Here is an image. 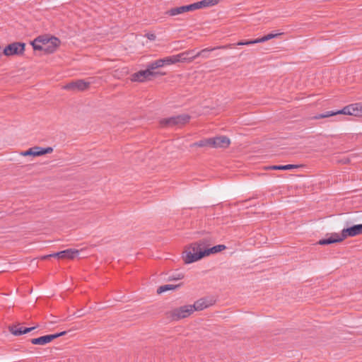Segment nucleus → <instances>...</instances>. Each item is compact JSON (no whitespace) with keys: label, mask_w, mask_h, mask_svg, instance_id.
Instances as JSON below:
<instances>
[{"label":"nucleus","mask_w":362,"mask_h":362,"mask_svg":"<svg viewBox=\"0 0 362 362\" xmlns=\"http://www.w3.org/2000/svg\"><path fill=\"white\" fill-rule=\"evenodd\" d=\"M57 257L59 259H62V255H61V251L60 252H56V253H53V254H50V255H45L44 257H42V259H46L49 257Z\"/></svg>","instance_id":"nucleus-29"},{"label":"nucleus","mask_w":362,"mask_h":362,"mask_svg":"<svg viewBox=\"0 0 362 362\" xmlns=\"http://www.w3.org/2000/svg\"><path fill=\"white\" fill-rule=\"evenodd\" d=\"M362 234V224L354 225L351 227L344 228L341 234L334 233L329 238H322L317 242L321 245L341 243L348 237H354Z\"/></svg>","instance_id":"nucleus-1"},{"label":"nucleus","mask_w":362,"mask_h":362,"mask_svg":"<svg viewBox=\"0 0 362 362\" xmlns=\"http://www.w3.org/2000/svg\"><path fill=\"white\" fill-rule=\"evenodd\" d=\"M177 56L180 62H192L197 57L194 49L182 52L178 54Z\"/></svg>","instance_id":"nucleus-17"},{"label":"nucleus","mask_w":362,"mask_h":362,"mask_svg":"<svg viewBox=\"0 0 362 362\" xmlns=\"http://www.w3.org/2000/svg\"><path fill=\"white\" fill-rule=\"evenodd\" d=\"M37 327H38V325L31 327H24L23 328L24 334L35 329Z\"/></svg>","instance_id":"nucleus-31"},{"label":"nucleus","mask_w":362,"mask_h":362,"mask_svg":"<svg viewBox=\"0 0 362 362\" xmlns=\"http://www.w3.org/2000/svg\"><path fill=\"white\" fill-rule=\"evenodd\" d=\"M182 285V283L177 284V285H172V284H165L163 286H160L157 289V293L158 294H160L162 293H164L168 291L175 290L179 287H180Z\"/></svg>","instance_id":"nucleus-24"},{"label":"nucleus","mask_w":362,"mask_h":362,"mask_svg":"<svg viewBox=\"0 0 362 362\" xmlns=\"http://www.w3.org/2000/svg\"><path fill=\"white\" fill-rule=\"evenodd\" d=\"M53 152L52 147L42 148L40 146H34L28 148L27 151H22L21 155L23 156H32L34 157L40 156L45 154L51 153Z\"/></svg>","instance_id":"nucleus-10"},{"label":"nucleus","mask_w":362,"mask_h":362,"mask_svg":"<svg viewBox=\"0 0 362 362\" xmlns=\"http://www.w3.org/2000/svg\"><path fill=\"white\" fill-rule=\"evenodd\" d=\"M77 317H81L83 314L80 310L76 312Z\"/></svg>","instance_id":"nucleus-33"},{"label":"nucleus","mask_w":362,"mask_h":362,"mask_svg":"<svg viewBox=\"0 0 362 362\" xmlns=\"http://www.w3.org/2000/svg\"><path fill=\"white\" fill-rule=\"evenodd\" d=\"M51 37H49L47 35H40L31 42V45L34 50H41L42 49V47L49 43Z\"/></svg>","instance_id":"nucleus-15"},{"label":"nucleus","mask_w":362,"mask_h":362,"mask_svg":"<svg viewBox=\"0 0 362 362\" xmlns=\"http://www.w3.org/2000/svg\"><path fill=\"white\" fill-rule=\"evenodd\" d=\"M67 333L66 331H63V332H58V333H56V334H51V337H53V340L59 337H62V336H64Z\"/></svg>","instance_id":"nucleus-30"},{"label":"nucleus","mask_w":362,"mask_h":362,"mask_svg":"<svg viewBox=\"0 0 362 362\" xmlns=\"http://www.w3.org/2000/svg\"><path fill=\"white\" fill-rule=\"evenodd\" d=\"M78 254V250L71 248L61 251L62 259H74Z\"/></svg>","instance_id":"nucleus-21"},{"label":"nucleus","mask_w":362,"mask_h":362,"mask_svg":"<svg viewBox=\"0 0 362 362\" xmlns=\"http://www.w3.org/2000/svg\"><path fill=\"white\" fill-rule=\"evenodd\" d=\"M298 165H293V164H288V165H271L268 167V169L270 170H292L295 168H298Z\"/></svg>","instance_id":"nucleus-23"},{"label":"nucleus","mask_w":362,"mask_h":362,"mask_svg":"<svg viewBox=\"0 0 362 362\" xmlns=\"http://www.w3.org/2000/svg\"><path fill=\"white\" fill-rule=\"evenodd\" d=\"M212 305L211 303H208L205 298H201L194 302L193 305H191L193 312L195 310H202L209 305Z\"/></svg>","instance_id":"nucleus-18"},{"label":"nucleus","mask_w":362,"mask_h":362,"mask_svg":"<svg viewBox=\"0 0 362 362\" xmlns=\"http://www.w3.org/2000/svg\"><path fill=\"white\" fill-rule=\"evenodd\" d=\"M193 313L191 305H185L171 310L167 313V315L171 320L178 321L190 316Z\"/></svg>","instance_id":"nucleus-4"},{"label":"nucleus","mask_w":362,"mask_h":362,"mask_svg":"<svg viewBox=\"0 0 362 362\" xmlns=\"http://www.w3.org/2000/svg\"><path fill=\"white\" fill-rule=\"evenodd\" d=\"M163 66H164V64L162 59L156 60L147 64V67H148L151 71H155V69Z\"/></svg>","instance_id":"nucleus-26"},{"label":"nucleus","mask_w":362,"mask_h":362,"mask_svg":"<svg viewBox=\"0 0 362 362\" xmlns=\"http://www.w3.org/2000/svg\"><path fill=\"white\" fill-rule=\"evenodd\" d=\"M280 35H281V33H269L262 37L257 38L255 40L239 41L238 42H237L236 45H251L257 43L264 42L271 39H273L275 37Z\"/></svg>","instance_id":"nucleus-12"},{"label":"nucleus","mask_w":362,"mask_h":362,"mask_svg":"<svg viewBox=\"0 0 362 362\" xmlns=\"http://www.w3.org/2000/svg\"><path fill=\"white\" fill-rule=\"evenodd\" d=\"M213 242L214 240L211 237H206L189 245L184 252L183 259L185 263L187 264V259L190 255L194 256V254H197L199 251H202L204 247L209 248V247Z\"/></svg>","instance_id":"nucleus-3"},{"label":"nucleus","mask_w":362,"mask_h":362,"mask_svg":"<svg viewBox=\"0 0 362 362\" xmlns=\"http://www.w3.org/2000/svg\"><path fill=\"white\" fill-rule=\"evenodd\" d=\"M4 54H3V49H1V47H0V57Z\"/></svg>","instance_id":"nucleus-35"},{"label":"nucleus","mask_w":362,"mask_h":362,"mask_svg":"<svg viewBox=\"0 0 362 362\" xmlns=\"http://www.w3.org/2000/svg\"><path fill=\"white\" fill-rule=\"evenodd\" d=\"M349 162V158H346L343 160V163H348Z\"/></svg>","instance_id":"nucleus-34"},{"label":"nucleus","mask_w":362,"mask_h":362,"mask_svg":"<svg viewBox=\"0 0 362 362\" xmlns=\"http://www.w3.org/2000/svg\"><path fill=\"white\" fill-rule=\"evenodd\" d=\"M236 45V44H228L224 46L217 47H213V48H205L204 49H202L199 52H197V56L202 57L203 58H208L209 57V53L215 50L216 49H228V48H233L234 46Z\"/></svg>","instance_id":"nucleus-16"},{"label":"nucleus","mask_w":362,"mask_h":362,"mask_svg":"<svg viewBox=\"0 0 362 362\" xmlns=\"http://www.w3.org/2000/svg\"><path fill=\"white\" fill-rule=\"evenodd\" d=\"M90 84V81H86L83 79H78L66 84L63 86V89L72 91H84L89 88Z\"/></svg>","instance_id":"nucleus-9"},{"label":"nucleus","mask_w":362,"mask_h":362,"mask_svg":"<svg viewBox=\"0 0 362 362\" xmlns=\"http://www.w3.org/2000/svg\"><path fill=\"white\" fill-rule=\"evenodd\" d=\"M226 248V246L224 245H218L209 248L204 247V249L202 250V251H199L197 254H194L195 255L192 256L190 255V256H189L187 259V264H191L198 260H200L201 259L207 257L211 254H216L219 252H221Z\"/></svg>","instance_id":"nucleus-5"},{"label":"nucleus","mask_w":362,"mask_h":362,"mask_svg":"<svg viewBox=\"0 0 362 362\" xmlns=\"http://www.w3.org/2000/svg\"><path fill=\"white\" fill-rule=\"evenodd\" d=\"M53 337L51 334L44 335L37 338H33L30 342L35 345H45L53 341Z\"/></svg>","instance_id":"nucleus-19"},{"label":"nucleus","mask_w":362,"mask_h":362,"mask_svg":"<svg viewBox=\"0 0 362 362\" xmlns=\"http://www.w3.org/2000/svg\"><path fill=\"white\" fill-rule=\"evenodd\" d=\"M338 114L353 115L356 117L362 116V105L361 103H354L345 106L343 109L334 111H327L324 114H319L313 117L314 119H319L322 118L329 117Z\"/></svg>","instance_id":"nucleus-2"},{"label":"nucleus","mask_w":362,"mask_h":362,"mask_svg":"<svg viewBox=\"0 0 362 362\" xmlns=\"http://www.w3.org/2000/svg\"><path fill=\"white\" fill-rule=\"evenodd\" d=\"M23 328L24 327H21V323L8 326L9 332L14 336H20L24 334Z\"/></svg>","instance_id":"nucleus-22"},{"label":"nucleus","mask_w":362,"mask_h":362,"mask_svg":"<svg viewBox=\"0 0 362 362\" xmlns=\"http://www.w3.org/2000/svg\"><path fill=\"white\" fill-rule=\"evenodd\" d=\"M197 10L195 4L193 3L192 4L182 6L180 7H175L168 10L165 14L169 16H174L185 12H189Z\"/></svg>","instance_id":"nucleus-11"},{"label":"nucleus","mask_w":362,"mask_h":362,"mask_svg":"<svg viewBox=\"0 0 362 362\" xmlns=\"http://www.w3.org/2000/svg\"><path fill=\"white\" fill-rule=\"evenodd\" d=\"M190 119V116L187 114L179 115L168 118H164L160 121V124L163 127H171L175 126H182Z\"/></svg>","instance_id":"nucleus-6"},{"label":"nucleus","mask_w":362,"mask_h":362,"mask_svg":"<svg viewBox=\"0 0 362 362\" xmlns=\"http://www.w3.org/2000/svg\"><path fill=\"white\" fill-rule=\"evenodd\" d=\"M146 37L150 40H155L156 37V35L153 33H147Z\"/></svg>","instance_id":"nucleus-32"},{"label":"nucleus","mask_w":362,"mask_h":362,"mask_svg":"<svg viewBox=\"0 0 362 362\" xmlns=\"http://www.w3.org/2000/svg\"><path fill=\"white\" fill-rule=\"evenodd\" d=\"M25 44L24 42H15L5 47L3 54L10 57L13 55H23L25 51Z\"/></svg>","instance_id":"nucleus-8"},{"label":"nucleus","mask_w":362,"mask_h":362,"mask_svg":"<svg viewBox=\"0 0 362 362\" xmlns=\"http://www.w3.org/2000/svg\"><path fill=\"white\" fill-rule=\"evenodd\" d=\"M219 0H202L200 1L195 2V6L197 9H200L202 8L211 7L218 4Z\"/></svg>","instance_id":"nucleus-20"},{"label":"nucleus","mask_w":362,"mask_h":362,"mask_svg":"<svg viewBox=\"0 0 362 362\" xmlns=\"http://www.w3.org/2000/svg\"><path fill=\"white\" fill-rule=\"evenodd\" d=\"M183 278H184V274H183L177 273V274H175L169 276L168 278V281H177V280L182 279Z\"/></svg>","instance_id":"nucleus-28"},{"label":"nucleus","mask_w":362,"mask_h":362,"mask_svg":"<svg viewBox=\"0 0 362 362\" xmlns=\"http://www.w3.org/2000/svg\"><path fill=\"white\" fill-rule=\"evenodd\" d=\"M60 44V40L54 36L51 37V40L47 45H43L40 51H43L46 54H52L54 52Z\"/></svg>","instance_id":"nucleus-14"},{"label":"nucleus","mask_w":362,"mask_h":362,"mask_svg":"<svg viewBox=\"0 0 362 362\" xmlns=\"http://www.w3.org/2000/svg\"><path fill=\"white\" fill-rule=\"evenodd\" d=\"M230 141L226 136L211 137V148H226L229 146Z\"/></svg>","instance_id":"nucleus-13"},{"label":"nucleus","mask_w":362,"mask_h":362,"mask_svg":"<svg viewBox=\"0 0 362 362\" xmlns=\"http://www.w3.org/2000/svg\"><path fill=\"white\" fill-rule=\"evenodd\" d=\"M162 59L163 61L164 66L175 64L177 62H180L177 54L165 57Z\"/></svg>","instance_id":"nucleus-27"},{"label":"nucleus","mask_w":362,"mask_h":362,"mask_svg":"<svg viewBox=\"0 0 362 362\" xmlns=\"http://www.w3.org/2000/svg\"><path fill=\"white\" fill-rule=\"evenodd\" d=\"M191 147H211V138L202 139L197 142H194L190 145Z\"/></svg>","instance_id":"nucleus-25"},{"label":"nucleus","mask_w":362,"mask_h":362,"mask_svg":"<svg viewBox=\"0 0 362 362\" xmlns=\"http://www.w3.org/2000/svg\"><path fill=\"white\" fill-rule=\"evenodd\" d=\"M163 74L160 71H151L149 68L146 66L145 70H141L133 74L131 76V80L132 81L144 82L146 80H151L153 77Z\"/></svg>","instance_id":"nucleus-7"}]
</instances>
